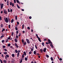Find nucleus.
I'll list each match as a JSON object with an SVG mask.
<instances>
[{
    "instance_id": "36",
    "label": "nucleus",
    "mask_w": 63,
    "mask_h": 63,
    "mask_svg": "<svg viewBox=\"0 0 63 63\" xmlns=\"http://www.w3.org/2000/svg\"><path fill=\"white\" fill-rule=\"evenodd\" d=\"M15 29L16 30H18V28L16 27H16H15Z\"/></svg>"
},
{
    "instance_id": "23",
    "label": "nucleus",
    "mask_w": 63,
    "mask_h": 63,
    "mask_svg": "<svg viewBox=\"0 0 63 63\" xmlns=\"http://www.w3.org/2000/svg\"><path fill=\"white\" fill-rule=\"evenodd\" d=\"M14 19H12L11 20V23H13L14 21Z\"/></svg>"
},
{
    "instance_id": "35",
    "label": "nucleus",
    "mask_w": 63,
    "mask_h": 63,
    "mask_svg": "<svg viewBox=\"0 0 63 63\" xmlns=\"http://www.w3.org/2000/svg\"><path fill=\"white\" fill-rule=\"evenodd\" d=\"M4 35H1V37H0V38H2V37H4Z\"/></svg>"
},
{
    "instance_id": "30",
    "label": "nucleus",
    "mask_w": 63,
    "mask_h": 63,
    "mask_svg": "<svg viewBox=\"0 0 63 63\" xmlns=\"http://www.w3.org/2000/svg\"><path fill=\"white\" fill-rule=\"evenodd\" d=\"M12 57H15V54H12Z\"/></svg>"
},
{
    "instance_id": "14",
    "label": "nucleus",
    "mask_w": 63,
    "mask_h": 63,
    "mask_svg": "<svg viewBox=\"0 0 63 63\" xmlns=\"http://www.w3.org/2000/svg\"><path fill=\"white\" fill-rule=\"evenodd\" d=\"M3 53L5 55L7 54V52H3Z\"/></svg>"
},
{
    "instance_id": "41",
    "label": "nucleus",
    "mask_w": 63,
    "mask_h": 63,
    "mask_svg": "<svg viewBox=\"0 0 63 63\" xmlns=\"http://www.w3.org/2000/svg\"><path fill=\"white\" fill-rule=\"evenodd\" d=\"M1 56L2 57H3V58H4V57L3 56V54H2Z\"/></svg>"
},
{
    "instance_id": "55",
    "label": "nucleus",
    "mask_w": 63,
    "mask_h": 63,
    "mask_svg": "<svg viewBox=\"0 0 63 63\" xmlns=\"http://www.w3.org/2000/svg\"><path fill=\"white\" fill-rule=\"evenodd\" d=\"M11 35H12V36H13L14 35V32H12V34H11Z\"/></svg>"
},
{
    "instance_id": "8",
    "label": "nucleus",
    "mask_w": 63,
    "mask_h": 63,
    "mask_svg": "<svg viewBox=\"0 0 63 63\" xmlns=\"http://www.w3.org/2000/svg\"><path fill=\"white\" fill-rule=\"evenodd\" d=\"M12 60V61H11L12 63H14L15 61V59H14L13 58Z\"/></svg>"
},
{
    "instance_id": "49",
    "label": "nucleus",
    "mask_w": 63,
    "mask_h": 63,
    "mask_svg": "<svg viewBox=\"0 0 63 63\" xmlns=\"http://www.w3.org/2000/svg\"><path fill=\"white\" fill-rule=\"evenodd\" d=\"M12 6L13 7L14 6V4L13 3H12Z\"/></svg>"
},
{
    "instance_id": "7",
    "label": "nucleus",
    "mask_w": 63,
    "mask_h": 63,
    "mask_svg": "<svg viewBox=\"0 0 63 63\" xmlns=\"http://www.w3.org/2000/svg\"><path fill=\"white\" fill-rule=\"evenodd\" d=\"M48 43H52V42L50 41V39H48Z\"/></svg>"
},
{
    "instance_id": "47",
    "label": "nucleus",
    "mask_w": 63,
    "mask_h": 63,
    "mask_svg": "<svg viewBox=\"0 0 63 63\" xmlns=\"http://www.w3.org/2000/svg\"><path fill=\"white\" fill-rule=\"evenodd\" d=\"M0 62L1 63H3L2 61V60H1V59H0Z\"/></svg>"
},
{
    "instance_id": "34",
    "label": "nucleus",
    "mask_w": 63,
    "mask_h": 63,
    "mask_svg": "<svg viewBox=\"0 0 63 63\" xmlns=\"http://www.w3.org/2000/svg\"><path fill=\"white\" fill-rule=\"evenodd\" d=\"M24 24H23L22 25V29H23L24 28Z\"/></svg>"
},
{
    "instance_id": "51",
    "label": "nucleus",
    "mask_w": 63,
    "mask_h": 63,
    "mask_svg": "<svg viewBox=\"0 0 63 63\" xmlns=\"http://www.w3.org/2000/svg\"><path fill=\"white\" fill-rule=\"evenodd\" d=\"M29 19H32V17L31 16H30L29 17Z\"/></svg>"
},
{
    "instance_id": "62",
    "label": "nucleus",
    "mask_w": 63,
    "mask_h": 63,
    "mask_svg": "<svg viewBox=\"0 0 63 63\" xmlns=\"http://www.w3.org/2000/svg\"><path fill=\"white\" fill-rule=\"evenodd\" d=\"M46 40H47V39H46V38H45V39H44V41H46Z\"/></svg>"
},
{
    "instance_id": "18",
    "label": "nucleus",
    "mask_w": 63,
    "mask_h": 63,
    "mask_svg": "<svg viewBox=\"0 0 63 63\" xmlns=\"http://www.w3.org/2000/svg\"><path fill=\"white\" fill-rule=\"evenodd\" d=\"M33 53H34V54H36V51H33Z\"/></svg>"
},
{
    "instance_id": "40",
    "label": "nucleus",
    "mask_w": 63,
    "mask_h": 63,
    "mask_svg": "<svg viewBox=\"0 0 63 63\" xmlns=\"http://www.w3.org/2000/svg\"><path fill=\"white\" fill-rule=\"evenodd\" d=\"M4 50L5 51H7V49H5H5H4Z\"/></svg>"
},
{
    "instance_id": "19",
    "label": "nucleus",
    "mask_w": 63,
    "mask_h": 63,
    "mask_svg": "<svg viewBox=\"0 0 63 63\" xmlns=\"http://www.w3.org/2000/svg\"><path fill=\"white\" fill-rule=\"evenodd\" d=\"M24 45H26L27 44V42L26 41H25V42H24Z\"/></svg>"
},
{
    "instance_id": "22",
    "label": "nucleus",
    "mask_w": 63,
    "mask_h": 63,
    "mask_svg": "<svg viewBox=\"0 0 63 63\" xmlns=\"http://www.w3.org/2000/svg\"><path fill=\"white\" fill-rule=\"evenodd\" d=\"M24 55H26V53L25 51H24Z\"/></svg>"
},
{
    "instance_id": "10",
    "label": "nucleus",
    "mask_w": 63,
    "mask_h": 63,
    "mask_svg": "<svg viewBox=\"0 0 63 63\" xmlns=\"http://www.w3.org/2000/svg\"><path fill=\"white\" fill-rule=\"evenodd\" d=\"M51 46L52 47V48H53V44H52V43H51L50 44Z\"/></svg>"
},
{
    "instance_id": "6",
    "label": "nucleus",
    "mask_w": 63,
    "mask_h": 63,
    "mask_svg": "<svg viewBox=\"0 0 63 63\" xmlns=\"http://www.w3.org/2000/svg\"><path fill=\"white\" fill-rule=\"evenodd\" d=\"M26 40L27 41V42L28 43H30V41L28 39H26Z\"/></svg>"
},
{
    "instance_id": "26",
    "label": "nucleus",
    "mask_w": 63,
    "mask_h": 63,
    "mask_svg": "<svg viewBox=\"0 0 63 63\" xmlns=\"http://www.w3.org/2000/svg\"><path fill=\"white\" fill-rule=\"evenodd\" d=\"M15 19H16V20H17V15H16V16H15Z\"/></svg>"
},
{
    "instance_id": "32",
    "label": "nucleus",
    "mask_w": 63,
    "mask_h": 63,
    "mask_svg": "<svg viewBox=\"0 0 63 63\" xmlns=\"http://www.w3.org/2000/svg\"><path fill=\"white\" fill-rule=\"evenodd\" d=\"M15 52H16V53H18V51L17 50H15Z\"/></svg>"
},
{
    "instance_id": "24",
    "label": "nucleus",
    "mask_w": 63,
    "mask_h": 63,
    "mask_svg": "<svg viewBox=\"0 0 63 63\" xmlns=\"http://www.w3.org/2000/svg\"><path fill=\"white\" fill-rule=\"evenodd\" d=\"M6 56L7 58H9V55H8V54H7L6 55Z\"/></svg>"
},
{
    "instance_id": "44",
    "label": "nucleus",
    "mask_w": 63,
    "mask_h": 63,
    "mask_svg": "<svg viewBox=\"0 0 63 63\" xmlns=\"http://www.w3.org/2000/svg\"><path fill=\"white\" fill-rule=\"evenodd\" d=\"M32 52H31V51H30V52H29V54H32Z\"/></svg>"
},
{
    "instance_id": "11",
    "label": "nucleus",
    "mask_w": 63,
    "mask_h": 63,
    "mask_svg": "<svg viewBox=\"0 0 63 63\" xmlns=\"http://www.w3.org/2000/svg\"><path fill=\"white\" fill-rule=\"evenodd\" d=\"M40 51H41V52L42 53H43V50H42V49H40Z\"/></svg>"
},
{
    "instance_id": "3",
    "label": "nucleus",
    "mask_w": 63,
    "mask_h": 63,
    "mask_svg": "<svg viewBox=\"0 0 63 63\" xmlns=\"http://www.w3.org/2000/svg\"><path fill=\"white\" fill-rule=\"evenodd\" d=\"M3 6H4L3 3H2L1 4L0 7H1V9H2V8H3Z\"/></svg>"
},
{
    "instance_id": "15",
    "label": "nucleus",
    "mask_w": 63,
    "mask_h": 63,
    "mask_svg": "<svg viewBox=\"0 0 63 63\" xmlns=\"http://www.w3.org/2000/svg\"><path fill=\"white\" fill-rule=\"evenodd\" d=\"M1 28H3V24H1Z\"/></svg>"
},
{
    "instance_id": "16",
    "label": "nucleus",
    "mask_w": 63,
    "mask_h": 63,
    "mask_svg": "<svg viewBox=\"0 0 63 63\" xmlns=\"http://www.w3.org/2000/svg\"><path fill=\"white\" fill-rule=\"evenodd\" d=\"M8 47H10L11 46V44L10 43H8L7 45Z\"/></svg>"
},
{
    "instance_id": "33",
    "label": "nucleus",
    "mask_w": 63,
    "mask_h": 63,
    "mask_svg": "<svg viewBox=\"0 0 63 63\" xmlns=\"http://www.w3.org/2000/svg\"><path fill=\"white\" fill-rule=\"evenodd\" d=\"M42 45L43 46H44V42H42Z\"/></svg>"
},
{
    "instance_id": "2",
    "label": "nucleus",
    "mask_w": 63,
    "mask_h": 63,
    "mask_svg": "<svg viewBox=\"0 0 63 63\" xmlns=\"http://www.w3.org/2000/svg\"><path fill=\"white\" fill-rule=\"evenodd\" d=\"M5 21L6 22V23H8V20L7 18V17L6 18Z\"/></svg>"
},
{
    "instance_id": "52",
    "label": "nucleus",
    "mask_w": 63,
    "mask_h": 63,
    "mask_svg": "<svg viewBox=\"0 0 63 63\" xmlns=\"http://www.w3.org/2000/svg\"><path fill=\"white\" fill-rule=\"evenodd\" d=\"M12 11H13V9H10V12H12Z\"/></svg>"
},
{
    "instance_id": "59",
    "label": "nucleus",
    "mask_w": 63,
    "mask_h": 63,
    "mask_svg": "<svg viewBox=\"0 0 63 63\" xmlns=\"http://www.w3.org/2000/svg\"><path fill=\"white\" fill-rule=\"evenodd\" d=\"M18 31H16V33L17 34L18 33Z\"/></svg>"
},
{
    "instance_id": "54",
    "label": "nucleus",
    "mask_w": 63,
    "mask_h": 63,
    "mask_svg": "<svg viewBox=\"0 0 63 63\" xmlns=\"http://www.w3.org/2000/svg\"><path fill=\"white\" fill-rule=\"evenodd\" d=\"M8 12H10V10L9 9H8Z\"/></svg>"
},
{
    "instance_id": "38",
    "label": "nucleus",
    "mask_w": 63,
    "mask_h": 63,
    "mask_svg": "<svg viewBox=\"0 0 63 63\" xmlns=\"http://www.w3.org/2000/svg\"><path fill=\"white\" fill-rule=\"evenodd\" d=\"M24 54H23L22 55V57L24 58Z\"/></svg>"
},
{
    "instance_id": "29",
    "label": "nucleus",
    "mask_w": 63,
    "mask_h": 63,
    "mask_svg": "<svg viewBox=\"0 0 63 63\" xmlns=\"http://www.w3.org/2000/svg\"><path fill=\"white\" fill-rule=\"evenodd\" d=\"M25 61H27V58L26 57L25 58Z\"/></svg>"
},
{
    "instance_id": "61",
    "label": "nucleus",
    "mask_w": 63,
    "mask_h": 63,
    "mask_svg": "<svg viewBox=\"0 0 63 63\" xmlns=\"http://www.w3.org/2000/svg\"><path fill=\"white\" fill-rule=\"evenodd\" d=\"M27 28H28V29H29V30H30V27H27Z\"/></svg>"
},
{
    "instance_id": "39",
    "label": "nucleus",
    "mask_w": 63,
    "mask_h": 63,
    "mask_svg": "<svg viewBox=\"0 0 63 63\" xmlns=\"http://www.w3.org/2000/svg\"><path fill=\"white\" fill-rule=\"evenodd\" d=\"M8 20L9 22H11V21H10V20L9 18H8Z\"/></svg>"
},
{
    "instance_id": "45",
    "label": "nucleus",
    "mask_w": 63,
    "mask_h": 63,
    "mask_svg": "<svg viewBox=\"0 0 63 63\" xmlns=\"http://www.w3.org/2000/svg\"><path fill=\"white\" fill-rule=\"evenodd\" d=\"M16 0L17 1V3H19V1L18 0Z\"/></svg>"
},
{
    "instance_id": "9",
    "label": "nucleus",
    "mask_w": 63,
    "mask_h": 63,
    "mask_svg": "<svg viewBox=\"0 0 63 63\" xmlns=\"http://www.w3.org/2000/svg\"><path fill=\"white\" fill-rule=\"evenodd\" d=\"M3 62L4 63H6L7 62V61L6 60H4L3 61Z\"/></svg>"
},
{
    "instance_id": "53",
    "label": "nucleus",
    "mask_w": 63,
    "mask_h": 63,
    "mask_svg": "<svg viewBox=\"0 0 63 63\" xmlns=\"http://www.w3.org/2000/svg\"><path fill=\"white\" fill-rule=\"evenodd\" d=\"M8 27H9V28H10V27H11V26H10V25H8Z\"/></svg>"
},
{
    "instance_id": "56",
    "label": "nucleus",
    "mask_w": 63,
    "mask_h": 63,
    "mask_svg": "<svg viewBox=\"0 0 63 63\" xmlns=\"http://www.w3.org/2000/svg\"><path fill=\"white\" fill-rule=\"evenodd\" d=\"M16 39L17 38H18V35H16Z\"/></svg>"
},
{
    "instance_id": "13",
    "label": "nucleus",
    "mask_w": 63,
    "mask_h": 63,
    "mask_svg": "<svg viewBox=\"0 0 63 63\" xmlns=\"http://www.w3.org/2000/svg\"><path fill=\"white\" fill-rule=\"evenodd\" d=\"M5 29H4V28H3L2 29V32H4V31H5Z\"/></svg>"
},
{
    "instance_id": "60",
    "label": "nucleus",
    "mask_w": 63,
    "mask_h": 63,
    "mask_svg": "<svg viewBox=\"0 0 63 63\" xmlns=\"http://www.w3.org/2000/svg\"><path fill=\"white\" fill-rule=\"evenodd\" d=\"M14 2L15 3H16V0H14Z\"/></svg>"
},
{
    "instance_id": "5",
    "label": "nucleus",
    "mask_w": 63,
    "mask_h": 63,
    "mask_svg": "<svg viewBox=\"0 0 63 63\" xmlns=\"http://www.w3.org/2000/svg\"><path fill=\"white\" fill-rule=\"evenodd\" d=\"M47 49V48H44V49H43V51L44 52H45L46 51V50Z\"/></svg>"
},
{
    "instance_id": "31",
    "label": "nucleus",
    "mask_w": 63,
    "mask_h": 63,
    "mask_svg": "<svg viewBox=\"0 0 63 63\" xmlns=\"http://www.w3.org/2000/svg\"><path fill=\"white\" fill-rule=\"evenodd\" d=\"M9 3L10 5H12V2H10Z\"/></svg>"
},
{
    "instance_id": "57",
    "label": "nucleus",
    "mask_w": 63,
    "mask_h": 63,
    "mask_svg": "<svg viewBox=\"0 0 63 63\" xmlns=\"http://www.w3.org/2000/svg\"><path fill=\"white\" fill-rule=\"evenodd\" d=\"M4 40H2V42H4Z\"/></svg>"
},
{
    "instance_id": "64",
    "label": "nucleus",
    "mask_w": 63,
    "mask_h": 63,
    "mask_svg": "<svg viewBox=\"0 0 63 63\" xmlns=\"http://www.w3.org/2000/svg\"><path fill=\"white\" fill-rule=\"evenodd\" d=\"M62 58H60V59L59 60H60L61 61H62Z\"/></svg>"
},
{
    "instance_id": "63",
    "label": "nucleus",
    "mask_w": 63,
    "mask_h": 63,
    "mask_svg": "<svg viewBox=\"0 0 63 63\" xmlns=\"http://www.w3.org/2000/svg\"><path fill=\"white\" fill-rule=\"evenodd\" d=\"M0 20H2V17L1 16H0Z\"/></svg>"
},
{
    "instance_id": "20",
    "label": "nucleus",
    "mask_w": 63,
    "mask_h": 63,
    "mask_svg": "<svg viewBox=\"0 0 63 63\" xmlns=\"http://www.w3.org/2000/svg\"><path fill=\"white\" fill-rule=\"evenodd\" d=\"M51 60V61H53V58L52 57H51L50 58Z\"/></svg>"
},
{
    "instance_id": "12",
    "label": "nucleus",
    "mask_w": 63,
    "mask_h": 63,
    "mask_svg": "<svg viewBox=\"0 0 63 63\" xmlns=\"http://www.w3.org/2000/svg\"><path fill=\"white\" fill-rule=\"evenodd\" d=\"M15 42H17V39L16 38H15Z\"/></svg>"
},
{
    "instance_id": "27",
    "label": "nucleus",
    "mask_w": 63,
    "mask_h": 63,
    "mask_svg": "<svg viewBox=\"0 0 63 63\" xmlns=\"http://www.w3.org/2000/svg\"><path fill=\"white\" fill-rule=\"evenodd\" d=\"M22 60L21 59V61H20L19 62V63H22Z\"/></svg>"
},
{
    "instance_id": "46",
    "label": "nucleus",
    "mask_w": 63,
    "mask_h": 63,
    "mask_svg": "<svg viewBox=\"0 0 63 63\" xmlns=\"http://www.w3.org/2000/svg\"><path fill=\"white\" fill-rule=\"evenodd\" d=\"M21 35V33H19V35H18V37H19V36H20Z\"/></svg>"
},
{
    "instance_id": "48",
    "label": "nucleus",
    "mask_w": 63,
    "mask_h": 63,
    "mask_svg": "<svg viewBox=\"0 0 63 63\" xmlns=\"http://www.w3.org/2000/svg\"><path fill=\"white\" fill-rule=\"evenodd\" d=\"M35 48H36V49H37L38 48L36 45H35Z\"/></svg>"
},
{
    "instance_id": "4",
    "label": "nucleus",
    "mask_w": 63,
    "mask_h": 63,
    "mask_svg": "<svg viewBox=\"0 0 63 63\" xmlns=\"http://www.w3.org/2000/svg\"><path fill=\"white\" fill-rule=\"evenodd\" d=\"M15 46L16 47V48H18V47H19V46L17 44V43H15Z\"/></svg>"
},
{
    "instance_id": "58",
    "label": "nucleus",
    "mask_w": 63,
    "mask_h": 63,
    "mask_svg": "<svg viewBox=\"0 0 63 63\" xmlns=\"http://www.w3.org/2000/svg\"><path fill=\"white\" fill-rule=\"evenodd\" d=\"M22 42L23 43H24V40L23 39H22Z\"/></svg>"
},
{
    "instance_id": "43",
    "label": "nucleus",
    "mask_w": 63,
    "mask_h": 63,
    "mask_svg": "<svg viewBox=\"0 0 63 63\" xmlns=\"http://www.w3.org/2000/svg\"><path fill=\"white\" fill-rule=\"evenodd\" d=\"M47 47L48 48H49L50 46L49 45H47Z\"/></svg>"
},
{
    "instance_id": "21",
    "label": "nucleus",
    "mask_w": 63,
    "mask_h": 63,
    "mask_svg": "<svg viewBox=\"0 0 63 63\" xmlns=\"http://www.w3.org/2000/svg\"><path fill=\"white\" fill-rule=\"evenodd\" d=\"M16 5H17V7L18 8H19V9L20 8V7L18 5V4H16Z\"/></svg>"
},
{
    "instance_id": "25",
    "label": "nucleus",
    "mask_w": 63,
    "mask_h": 63,
    "mask_svg": "<svg viewBox=\"0 0 63 63\" xmlns=\"http://www.w3.org/2000/svg\"><path fill=\"white\" fill-rule=\"evenodd\" d=\"M6 47V46L5 45H3V48H5Z\"/></svg>"
},
{
    "instance_id": "42",
    "label": "nucleus",
    "mask_w": 63,
    "mask_h": 63,
    "mask_svg": "<svg viewBox=\"0 0 63 63\" xmlns=\"http://www.w3.org/2000/svg\"><path fill=\"white\" fill-rule=\"evenodd\" d=\"M19 53H18V52L17 54V57H18L19 56Z\"/></svg>"
},
{
    "instance_id": "1",
    "label": "nucleus",
    "mask_w": 63,
    "mask_h": 63,
    "mask_svg": "<svg viewBox=\"0 0 63 63\" xmlns=\"http://www.w3.org/2000/svg\"><path fill=\"white\" fill-rule=\"evenodd\" d=\"M4 14H6L8 13V11H7L6 9H4Z\"/></svg>"
},
{
    "instance_id": "37",
    "label": "nucleus",
    "mask_w": 63,
    "mask_h": 63,
    "mask_svg": "<svg viewBox=\"0 0 63 63\" xmlns=\"http://www.w3.org/2000/svg\"><path fill=\"white\" fill-rule=\"evenodd\" d=\"M46 56L47 57V58H49V56L48 55H46Z\"/></svg>"
},
{
    "instance_id": "17",
    "label": "nucleus",
    "mask_w": 63,
    "mask_h": 63,
    "mask_svg": "<svg viewBox=\"0 0 63 63\" xmlns=\"http://www.w3.org/2000/svg\"><path fill=\"white\" fill-rule=\"evenodd\" d=\"M38 40H39V41H40V42H41V40L40 39V37H39V38H38Z\"/></svg>"
},
{
    "instance_id": "50",
    "label": "nucleus",
    "mask_w": 63,
    "mask_h": 63,
    "mask_svg": "<svg viewBox=\"0 0 63 63\" xmlns=\"http://www.w3.org/2000/svg\"><path fill=\"white\" fill-rule=\"evenodd\" d=\"M18 52L19 53V52H20V50H18Z\"/></svg>"
},
{
    "instance_id": "28",
    "label": "nucleus",
    "mask_w": 63,
    "mask_h": 63,
    "mask_svg": "<svg viewBox=\"0 0 63 63\" xmlns=\"http://www.w3.org/2000/svg\"><path fill=\"white\" fill-rule=\"evenodd\" d=\"M8 41V39H6V42H7Z\"/></svg>"
}]
</instances>
